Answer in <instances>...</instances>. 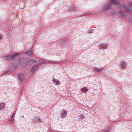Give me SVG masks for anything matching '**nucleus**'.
<instances>
[{
    "label": "nucleus",
    "mask_w": 132,
    "mask_h": 132,
    "mask_svg": "<svg viewBox=\"0 0 132 132\" xmlns=\"http://www.w3.org/2000/svg\"><path fill=\"white\" fill-rule=\"evenodd\" d=\"M119 0H110L108 2L107 4L105 5L104 9L106 10L108 9H112L115 5H119Z\"/></svg>",
    "instance_id": "1"
},
{
    "label": "nucleus",
    "mask_w": 132,
    "mask_h": 132,
    "mask_svg": "<svg viewBox=\"0 0 132 132\" xmlns=\"http://www.w3.org/2000/svg\"><path fill=\"white\" fill-rule=\"evenodd\" d=\"M19 53H15L13 54L11 56L10 55H7V56H4V59L5 60H7V61H10L11 59L13 60L14 58L18 56H19Z\"/></svg>",
    "instance_id": "2"
},
{
    "label": "nucleus",
    "mask_w": 132,
    "mask_h": 132,
    "mask_svg": "<svg viewBox=\"0 0 132 132\" xmlns=\"http://www.w3.org/2000/svg\"><path fill=\"white\" fill-rule=\"evenodd\" d=\"M119 13L120 14V15L122 16H127V14L123 11L120 10L119 11Z\"/></svg>",
    "instance_id": "3"
},
{
    "label": "nucleus",
    "mask_w": 132,
    "mask_h": 132,
    "mask_svg": "<svg viewBox=\"0 0 132 132\" xmlns=\"http://www.w3.org/2000/svg\"><path fill=\"white\" fill-rule=\"evenodd\" d=\"M35 60L34 59H29L28 60V64L29 65H31L32 64L34 63L35 62Z\"/></svg>",
    "instance_id": "4"
},
{
    "label": "nucleus",
    "mask_w": 132,
    "mask_h": 132,
    "mask_svg": "<svg viewBox=\"0 0 132 132\" xmlns=\"http://www.w3.org/2000/svg\"><path fill=\"white\" fill-rule=\"evenodd\" d=\"M53 81L55 85H59L60 84V83L58 80L54 79L53 80Z\"/></svg>",
    "instance_id": "5"
},
{
    "label": "nucleus",
    "mask_w": 132,
    "mask_h": 132,
    "mask_svg": "<svg viewBox=\"0 0 132 132\" xmlns=\"http://www.w3.org/2000/svg\"><path fill=\"white\" fill-rule=\"evenodd\" d=\"M38 66H34L33 67L31 68L30 69H31V72H34L35 71L36 69H38Z\"/></svg>",
    "instance_id": "6"
},
{
    "label": "nucleus",
    "mask_w": 132,
    "mask_h": 132,
    "mask_svg": "<svg viewBox=\"0 0 132 132\" xmlns=\"http://www.w3.org/2000/svg\"><path fill=\"white\" fill-rule=\"evenodd\" d=\"M107 46V45L106 44H102L100 46V48H103L106 49V47Z\"/></svg>",
    "instance_id": "7"
},
{
    "label": "nucleus",
    "mask_w": 132,
    "mask_h": 132,
    "mask_svg": "<svg viewBox=\"0 0 132 132\" xmlns=\"http://www.w3.org/2000/svg\"><path fill=\"white\" fill-rule=\"evenodd\" d=\"M67 112L65 111H62L61 112V116L63 117H65L67 114Z\"/></svg>",
    "instance_id": "8"
},
{
    "label": "nucleus",
    "mask_w": 132,
    "mask_h": 132,
    "mask_svg": "<svg viewBox=\"0 0 132 132\" xmlns=\"http://www.w3.org/2000/svg\"><path fill=\"white\" fill-rule=\"evenodd\" d=\"M81 90L82 92L84 93L86 91H88V89L86 87H84L83 88H81Z\"/></svg>",
    "instance_id": "9"
},
{
    "label": "nucleus",
    "mask_w": 132,
    "mask_h": 132,
    "mask_svg": "<svg viewBox=\"0 0 132 132\" xmlns=\"http://www.w3.org/2000/svg\"><path fill=\"white\" fill-rule=\"evenodd\" d=\"M24 75L22 73L19 75L18 77L20 79L22 80V79L24 77Z\"/></svg>",
    "instance_id": "10"
},
{
    "label": "nucleus",
    "mask_w": 132,
    "mask_h": 132,
    "mask_svg": "<svg viewBox=\"0 0 132 132\" xmlns=\"http://www.w3.org/2000/svg\"><path fill=\"white\" fill-rule=\"evenodd\" d=\"M121 66L123 68H124L125 67H126V63L125 62H122L121 63Z\"/></svg>",
    "instance_id": "11"
},
{
    "label": "nucleus",
    "mask_w": 132,
    "mask_h": 132,
    "mask_svg": "<svg viewBox=\"0 0 132 132\" xmlns=\"http://www.w3.org/2000/svg\"><path fill=\"white\" fill-rule=\"evenodd\" d=\"M94 70L95 71H96L98 73H100V69H99L98 68L95 67L94 68Z\"/></svg>",
    "instance_id": "12"
},
{
    "label": "nucleus",
    "mask_w": 132,
    "mask_h": 132,
    "mask_svg": "<svg viewBox=\"0 0 132 132\" xmlns=\"http://www.w3.org/2000/svg\"><path fill=\"white\" fill-rule=\"evenodd\" d=\"M4 107V104L3 103L2 104H0V110L3 109Z\"/></svg>",
    "instance_id": "13"
},
{
    "label": "nucleus",
    "mask_w": 132,
    "mask_h": 132,
    "mask_svg": "<svg viewBox=\"0 0 132 132\" xmlns=\"http://www.w3.org/2000/svg\"><path fill=\"white\" fill-rule=\"evenodd\" d=\"M27 53L28 54L32 55L31 52L30 51H28L27 52Z\"/></svg>",
    "instance_id": "14"
},
{
    "label": "nucleus",
    "mask_w": 132,
    "mask_h": 132,
    "mask_svg": "<svg viewBox=\"0 0 132 132\" xmlns=\"http://www.w3.org/2000/svg\"><path fill=\"white\" fill-rule=\"evenodd\" d=\"M35 121H40V120L38 118H36L35 119Z\"/></svg>",
    "instance_id": "15"
},
{
    "label": "nucleus",
    "mask_w": 132,
    "mask_h": 132,
    "mask_svg": "<svg viewBox=\"0 0 132 132\" xmlns=\"http://www.w3.org/2000/svg\"><path fill=\"white\" fill-rule=\"evenodd\" d=\"M101 132H109L108 131H107L106 130H103Z\"/></svg>",
    "instance_id": "16"
},
{
    "label": "nucleus",
    "mask_w": 132,
    "mask_h": 132,
    "mask_svg": "<svg viewBox=\"0 0 132 132\" xmlns=\"http://www.w3.org/2000/svg\"><path fill=\"white\" fill-rule=\"evenodd\" d=\"M129 20L130 22H132V18H129Z\"/></svg>",
    "instance_id": "17"
},
{
    "label": "nucleus",
    "mask_w": 132,
    "mask_h": 132,
    "mask_svg": "<svg viewBox=\"0 0 132 132\" xmlns=\"http://www.w3.org/2000/svg\"><path fill=\"white\" fill-rule=\"evenodd\" d=\"M129 18H127V17H125V19L126 20H128V19H129Z\"/></svg>",
    "instance_id": "18"
},
{
    "label": "nucleus",
    "mask_w": 132,
    "mask_h": 132,
    "mask_svg": "<svg viewBox=\"0 0 132 132\" xmlns=\"http://www.w3.org/2000/svg\"><path fill=\"white\" fill-rule=\"evenodd\" d=\"M2 37V35H0V39H1Z\"/></svg>",
    "instance_id": "19"
},
{
    "label": "nucleus",
    "mask_w": 132,
    "mask_h": 132,
    "mask_svg": "<svg viewBox=\"0 0 132 132\" xmlns=\"http://www.w3.org/2000/svg\"><path fill=\"white\" fill-rule=\"evenodd\" d=\"M14 114H15V113H14V114H13L12 116V117L10 119V120H11V121H12V118H13L12 117H13V116L14 115Z\"/></svg>",
    "instance_id": "20"
},
{
    "label": "nucleus",
    "mask_w": 132,
    "mask_h": 132,
    "mask_svg": "<svg viewBox=\"0 0 132 132\" xmlns=\"http://www.w3.org/2000/svg\"><path fill=\"white\" fill-rule=\"evenodd\" d=\"M42 63H43L42 62H41L39 63V64H41Z\"/></svg>",
    "instance_id": "21"
},
{
    "label": "nucleus",
    "mask_w": 132,
    "mask_h": 132,
    "mask_svg": "<svg viewBox=\"0 0 132 132\" xmlns=\"http://www.w3.org/2000/svg\"><path fill=\"white\" fill-rule=\"evenodd\" d=\"M6 72H5L4 73V74H6Z\"/></svg>",
    "instance_id": "22"
}]
</instances>
